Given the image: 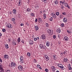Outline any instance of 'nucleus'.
I'll list each match as a JSON object with an SVG mask.
<instances>
[{
  "mask_svg": "<svg viewBox=\"0 0 72 72\" xmlns=\"http://www.w3.org/2000/svg\"><path fill=\"white\" fill-rule=\"evenodd\" d=\"M0 62L1 63H2V60L0 58Z\"/></svg>",
  "mask_w": 72,
  "mask_h": 72,
  "instance_id": "13d9d810",
  "label": "nucleus"
},
{
  "mask_svg": "<svg viewBox=\"0 0 72 72\" xmlns=\"http://www.w3.org/2000/svg\"><path fill=\"white\" fill-rule=\"evenodd\" d=\"M62 5H63L61 3H60L59 6H61Z\"/></svg>",
  "mask_w": 72,
  "mask_h": 72,
  "instance_id": "69168bd1",
  "label": "nucleus"
},
{
  "mask_svg": "<svg viewBox=\"0 0 72 72\" xmlns=\"http://www.w3.org/2000/svg\"><path fill=\"white\" fill-rule=\"evenodd\" d=\"M63 60L65 62H68V60L67 58H64L63 59Z\"/></svg>",
  "mask_w": 72,
  "mask_h": 72,
  "instance_id": "b1692460",
  "label": "nucleus"
},
{
  "mask_svg": "<svg viewBox=\"0 0 72 72\" xmlns=\"http://www.w3.org/2000/svg\"><path fill=\"white\" fill-rule=\"evenodd\" d=\"M47 31L49 34L52 33V31L51 29H48L47 30Z\"/></svg>",
  "mask_w": 72,
  "mask_h": 72,
  "instance_id": "6e6552de",
  "label": "nucleus"
},
{
  "mask_svg": "<svg viewBox=\"0 0 72 72\" xmlns=\"http://www.w3.org/2000/svg\"><path fill=\"white\" fill-rule=\"evenodd\" d=\"M58 1L57 0L55 1V4H58Z\"/></svg>",
  "mask_w": 72,
  "mask_h": 72,
  "instance_id": "473e14b6",
  "label": "nucleus"
},
{
  "mask_svg": "<svg viewBox=\"0 0 72 72\" xmlns=\"http://www.w3.org/2000/svg\"><path fill=\"white\" fill-rule=\"evenodd\" d=\"M51 15L52 17L54 19H55L56 18V16L55 14L54 13H52L51 14Z\"/></svg>",
  "mask_w": 72,
  "mask_h": 72,
  "instance_id": "39448f33",
  "label": "nucleus"
},
{
  "mask_svg": "<svg viewBox=\"0 0 72 72\" xmlns=\"http://www.w3.org/2000/svg\"><path fill=\"white\" fill-rule=\"evenodd\" d=\"M17 64L14 62H11V63H10V66L12 68H14L17 66Z\"/></svg>",
  "mask_w": 72,
  "mask_h": 72,
  "instance_id": "f257e3e1",
  "label": "nucleus"
},
{
  "mask_svg": "<svg viewBox=\"0 0 72 72\" xmlns=\"http://www.w3.org/2000/svg\"><path fill=\"white\" fill-rule=\"evenodd\" d=\"M62 14L63 15H66V12H62Z\"/></svg>",
  "mask_w": 72,
  "mask_h": 72,
  "instance_id": "a19ab883",
  "label": "nucleus"
},
{
  "mask_svg": "<svg viewBox=\"0 0 72 72\" xmlns=\"http://www.w3.org/2000/svg\"><path fill=\"white\" fill-rule=\"evenodd\" d=\"M21 42L22 43V44H24V40L22 39L21 40Z\"/></svg>",
  "mask_w": 72,
  "mask_h": 72,
  "instance_id": "a18cd8bd",
  "label": "nucleus"
},
{
  "mask_svg": "<svg viewBox=\"0 0 72 72\" xmlns=\"http://www.w3.org/2000/svg\"><path fill=\"white\" fill-rule=\"evenodd\" d=\"M20 62L21 63L23 62L24 57L22 56H20Z\"/></svg>",
  "mask_w": 72,
  "mask_h": 72,
  "instance_id": "20e7f679",
  "label": "nucleus"
},
{
  "mask_svg": "<svg viewBox=\"0 0 72 72\" xmlns=\"http://www.w3.org/2000/svg\"><path fill=\"white\" fill-rule=\"evenodd\" d=\"M31 11V8H27L26 9V11L28 12H30Z\"/></svg>",
  "mask_w": 72,
  "mask_h": 72,
  "instance_id": "bb28decb",
  "label": "nucleus"
},
{
  "mask_svg": "<svg viewBox=\"0 0 72 72\" xmlns=\"http://www.w3.org/2000/svg\"><path fill=\"white\" fill-rule=\"evenodd\" d=\"M5 46V48L6 49H8L9 48V46L8 44H5L4 45Z\"/></svg>",
  "mask_w": 72,
  "mask_h": 72,
  "instance_id": "a878e982",
  "label": "nucleus"
},
{
  "mask_svg": "<svg viewBox=\"0 0 72 72\" xmlns=\"http://www.w3.org/2000/svg\"><path fill=\"white\" fill-rule=\"evenodd\" d=\"M44 45V44H40L39 47L41 49H42Z\"/></svg>",
  "mask_w": 72,
  "mask_h": 72,
  "instance_id": "6ab92c4d",
  "label": "nucleus"
},
{
  "mask_svg": "<svg viewBox=\"0 0 72 72\" xmlns=\"http://www.w3.org/2000/svg\"><path fill=\"white\" fill-rule=\"evenodd\" d=\"M6 26L9 28H12V25L10 24H8L6 25Z\"/></svg>",
  "mask_w": 72,
  "mask_h": 72,
  "instance_id": "0eeeda50",
  "label": "nucleus"
},
{
  "mask_svg": "<svg viewBox=\"0 0 72 72\" xmlns=\"http://www.w3.org/2000/svg\"><path fill=\"white\" fill-rule=\"evenodd\" d=\"M37 67H39H39H40V65H39L37 64Z\"/></svg>",
  "mask_w": 72,
  "mask_h": 72,
  "instance_id": "e2e57ef3",
  "label": "nucleus"
},
{
  "mask_svg": "<svg viewBox=\"0 0 72 72\" xmlns=\"http://www.w3.org/2000/svg\"><path fill=\"white\" fill-rule=\"evenodd\" d=\"M29 43L30 44L32 45L33 44V41L32 40H30L29 42Z\"/></svg>",
  "mask_w": 72,
  "mask_h": 72,
  "instance_id": "dca6fc26",
  "label": "nucleus"
},
{
  "mask_svg": "<svg viewBox=\"0 0 72 72\" xmlns=\"http://www.w3.org/2000/svg\"><path fill=\"white\" fill-rule=\"evenodd\" d=\"M58 66L60 68L62 69L63 70L65 69L64 67L63 66V65L62 64H58Z\"/></svg>",
  "mask_w": 72,
  "mask_h": 72,
  "instance_id": "f03ea898",
  "label": "nucleus"
},
{
  "mask_svg": "<svg viewBox=\"0 0 72 72\" xmlns=\"http://www.w3.org/2000/svg\"><path fill=\"white\" fill-rule=\"evenodd\" d=\"M37 39L36 38H35L34 39V40L35 41H36L37 40Z\"/></svg>",
  "mask_w": 72,
  "mask_h": 72,
  "instance_id": "6e6d98bb",
  "label": "nucleus"
},
{
  "mask_svg": "<svg viewBox=\"0 0 72 72\" xmlns=\"http://www.w3.org/2000/svg\"><path fill=\"white\" fill-rule=\"evenodd\" d=\"M16 10L15 9H14L13 11V13L14 14H15L16 13Z\"/></svg>",
  "mask_w": 72,
  "mask_h": 72,
  "instance_id": "412c9836",
  "label": "nucleus"
},
{
  "mask_svg": "<svg viewBox=\"0 0 72 72\" xmlns=\"http://www.w3.org/2000/svg\"><path fill=\"white\" fill-rule=\"evenodd\" d=\"M63 22L64 23H66L67 22V19L66 18H63Z\"/></svg>",
  "mask_w": 72,
  "mask_h": 72,
  "instance_id": "9d476101",
  "label": "nucleus"
},
{
  "mask_svg": "<svg viewBox=\"0 0 72 72\" xmlns=\"http://www.w3.org/2000/svg\"><path fill=\"white\" fill-rule=\"evenodd\" d=\"M69 39V38L67 37H65L64 38V40L66 41L68 40Z\"/></svg>",
  "mask_w": 72,
  "mask_h": 72,
  "instance_id": "1a4fd4ad",
  "label": "nucleus"
},
{
  "mask_svg": "<svg viewBox=\"0 0 72 72\" xmlns=\"http://www.w3.org/2000/svg\"><path fill=\"white\" fill-rule=\"evenodd\" d=\"M46 45L48 47H49L50 45V42H46Z\"/></svg>",
  "mask_w": 72,
  "mask_h": 72,
  "instance_id": "f3484780",
  "label": "nucleus"
},
{
  "mask_svg": "<svg viewBox=\"0 0 72 72\" xmlns=\"http://www.w3.org/2000/svg\"><path fill=\"white\" fill-rule=\"evenodd\" d=\"M39 68L40 70H42V68L41 67H39Z\"/></svg>",
  "mask_w": 72,
  "mask_h": 72,
  "instance_id": "774afa93",
  "label": "nucleus"
},
{
  "mask_svg": "<svg viewBox=\"0 0 72 72\" xmlns=\"http://www.w3.org/2000/svg\"><path fill=\"white\" fill-rule=\"evenodd\" d=\"M2 31L3 32H5L6 31L5 29H2Z\"/></svg>",
  "mask_w": 72,
  "mask_h": 72,
  "instance_id": "de8ad7c7",
  "label": "nucleus"
},
{
  "mask_svg": "<svg viewBox=\"0 0 72 72\" xmlns=\"http://www.w3.org/2000/svg\"><path fill=\"white\" fill-rule=\"evenodd\" d=\"M47 0H42V2H45V1H47Z\"/></svg>",
  "mask_w": 72,
  "mask_h": 72,
  "instance_id": "4d7b16f0",
  "label": "nucleus"
},
{
  "mask_svg": "<svg viewBox=\"0 0 72 72\" xmlns=\"http://www.w3.org/2000/svg\"><path fill=\"white\" fill-rule=\"evenodd\" d=\"M55 14L57 15L58 16L59 14V13L58 12H57Z\"/></svg>",
  "mask_w": 72,
  "mask_h": 72,
  "instance_id": "e433bc0d",
  "label": "nucleus"
},
{
  "mask_svg": "<svg viewBox=\"0 0 72 72\" xmlns=\"http://www.w3.org/2000/svg\"><path fill=\"white\" fill-rule=\"evenodd\" d=\"M67 51H65L63 52V54H64L65 55H66L67 53Z\"/></svg>",
  "mask_w": 72,
  "mask_h": 72,
  "instance_id": "7c9ffc66",
  "label": "nucleus"
},
{
  "mask_svg": "<svg viewBox=\"0 0 72 72\" xmlns=\"http://www.w3.org/2000/svg\"><path fill=\"white\" fill-rule=\"evenodd\" d=\"M53 20V18H52V17H51L50 19V21H52Z\"/></svg>",
  "mask_w": 72,
  "mask_h": 72,
  "instance_id": "c9c22d12",
  "label": "nucleus"
},
{
  "mask_svg": "<svg viewBox=\"0 0 72 72\" xmlns=\"http://www.w3.org/2000/svg\"><path fill=\"white\" fill-rule=\"evenodd\" d=\"M4 58L5 59H9V56L8 55L6 54L4 55Z\"/></svg>",
  "mask_w": 72,
  "mask_h": 72,
  "instance_id": "ddd939ff",
  "label": "nucleus"
},
{
  "mask_svg": "<svg viewBox=\"0 0 72 72\" xmlns=\"http://www.w3.org/2000/svg\"><path fill=\"white\" fill-rule=\"evenodd\" d=\"M53 39H55L56 38V35H53Z\"/></svg>",
  "mask_w": 72,
  "mask_h": 72,
  "instance_id": "8fccbe9b",
  "label": "nucleus"
},
{
  "mask_svg": "<svg viewBox=\"0 0 72 72\" xmlns=\"http://www.w3.org/2000/svg\"><path fill=\"white\" fill-rule=\"evenodd\" d=\"M37 22V19H36L35 20V22L36 23Z\"/></svg>",
  "mask_w": 72,
  "mask_h": 72,
  "instance_id": "052dcab7",
  "label": "nucleus"
},
{
  "mask_svg": "<svg viewBox=\"0 0 72 72\" xmlns=\"http://www.w3.org/2000/svg\"><path fill=\"white\" fill-rule=\"evenodd\" d=\"M17 42L18 43H19L20 42H21V38H19L17 40Z\"/></svg>",
  "mask_w": 72,
  "mask_h": 72,
  "instance_id": "cd10ccee",
  "label": "nucleus"
},
{
  "mask_svg": "<svg viewBox=\"0 0 72 72\" xmlns=\"http://www.w3.org/2000/svg\"><path fill=\"white\" fill-rule=\"evenodd\" d=\"M40 38L42 40H45L46 38V36L45 34H42L41 37H40Z\"/></svg>",
  "mask_w": 72,
  "mask_h": 72,
  "instance_id": "7ed1b4c3",
  "label": "nucleus"
},
{
  "mask_svg": "<svg viewBox=\"0 0 72 72\" xmlns=\"http://www.w3.org/2000/svg\"><path fill=\"white\" fill-rule=\"evenodd\" d=\"M18 69L19 70H20V71H22L23 70V68L22 66L20 65L18 66Z\"/></svg>",
  "mask_w": 72,
  "mask_h": 72,
  "instance_id": "423d86ee",
  "label": "nucleus"
},
{
  "mask_svg": "<svg viewBox=\"0 0 72 72\" xmlns=\"http://www.w3.org/2000/svg\"><path fill=\"white\" fill-rule=\"evenodd\" d=\"M38 22H39L40 23H42V20L40 18H38Z\"/></svg>",
  "mask_w": 72,
  "mask_h": 72,
  "instance_id": "9b49d317",
  "label": "nucleus"
},
{
  "mask_svg": "<svg viewBox=\"0 0 72 72\" xmlns=\"http://www.w3.org/2000/svg\"><path fill=\"white\" fill-rule=\"evenodd\" d=\"M68 68H69V70H71V69L72 68L71 67V66L70 64H69L68 66Z\"/></svg>",
  "mask_w": 72,
  "mask_h": 72,
  "instance_id": "aec40b11",
  "label": "nucleus"
},
{
  "mask_svg": "<svg viewBox=\"0 0 72 72\" xmlns=\"http://www.w3.org/2000/svg\"><path fill=\"white\" fill-rule=\"evenodd\" d=\"M1 71H0V72H4V70H0Z\"/></svg>",
  "mask_w": 72,
  "mask_h": 72,
  "instance_id": "338daca9",
  "label": "nucleus"
},
{
  "mask_svg": "<svg viewBox=\"0 0 72 72\" xmlns=\"http://www.w3.org/2000/svg\"><path fill=\"white\" fill-rule=\"evenodd\" d=\"M53 59L55 60H56L57 59V56L56 55H53Z\"/></svg>",
  "mask_w": 72,
  "mask_h": 72,
  "instance_id": "393cba45",
  "label": "nucleus"
},
{
  "mask_svg": "<svg viewBox=\"0 0 72 72\" xmlns=\"http://www.w3.org/2000/svg\"><path fill=\"white\" fill-rule=\"evenodd\" d=\"M5 72H11V71L10 70L8 69L5 71Z\"/></svg>",
  "mask_w": 72,
  "mask_h": 72,
  "instance_id": "ea45409f",
  "label": "nucleus"
},
{
  "mask_svg": "<svg viewBox=\"0 0 72 72\" xmlns=\"http://www.w3.org/2000/svg\"><path fill=\"white\" fill-rule=\"evenodd\" d=\"M11 20L12 21H14L15 20V19L14 18H12Z\"/></svg>",
  "mask_w": 72,
  "mask_h": 72,
  "instance_id": "58836bf2",
  "label": "nucleus"
},
{
  "mask_svg": "<svg viewBox=\"0 0 72 72\" xmlns=\"http://www.w3.org/2000/svg\"><path fill=\"white\" fill-rule=\"evenodd\" d=\"M13 44H14V45H16V43L14 42H13Z\"/></svg>",
  "mask_w": 72,
  "mask_h": 72,
  "instance_id": "bf43d9fd",
  "label": "nucleus"
},
{
  "mask_svg": "<svg viewBox=\"0 0 72 72\" xmlns=\"http://www.w3.org/2000/svg\"><path fill=\"white\" fill-rule=\"evenodd\" d=\"M45 71L46 72H48V69H45Z\"/></svg>",
  "mask_w": 72,
  "mask_h": 72,
  "instance_id": "49530a36",
  "label": "nucleus"
},
{
  "mask_svg": "<svg viewBox=\"0 0 72 72\" xmlns=\"http://www.w3.org/2000/svg\"><path fill=\"white\" fill-rule=\"evenodd\" d=\"M46 26L47 27H49V24H48L47 23H46Z\"/></svg>",
  "mask_w": 72,
  "mask_h": 72,
  "instance_id": "72a5a7b5",
  "label": "nucleus"
},
{
  "mask_svg": "<svg viewBox=\"0 0 72 72\" xmlns=\"http://www.w3.org/2000/svg\"><path fill=\"white\" fill-rule=\"evenodd\" d=\"M61 27H63L64 26V24L63 23L61 24Z\"/></svg>",
  "mask_w": 72,
  "mask_h": 72,
  "instance_id": "3c124183",
  "label": "nucleus"
},
{
  "mask_svg": "<svg viewBox=\"0 0 72 72\" xmlns=\"http://www.w3.org/2000/svg\"><path fill=\"white\" fill-rule=\"evenodd\" d=\"M39 13L40 14H42V11H40V12H39Z\"/></svg>",
  "mask_w": 72,
  "mask_h": 72,
  "instance_id": "680f3d73",
  "label": "nucleus"
},
{
  "mask_svg": "<svg viewBox=\"0 0 72 72\" xmlns=\"http://www.w3.org/2000/svg\"><path fill=\"white\" fill-rule=\"evenodd\" d=\"M43 15H44V19H46V14H44Z\"/></svg>",
  "mask_w": 72,
  "mask_h": 72,
  "instance_id": "4c0bfd02",
  "label": "nucleus"
},
{
  "mask_svg": "<svg viewBox=\"0 0 72 72\" xmlns=\"http://www.w3.org/2000/svg\"><path fill=\"white\" fill-rule=\"evenodd\" d=\"M27 55L28 56V57H30V53H29V52H28L27 53Z\"/></svg>",
  "mask_w": 72,
  "mask_h": 72,
  "instance_id": "c756f323",
  "label": "nucleus"
},
{
  "mask_svg": "<svg viewBox=\"0 0 72 72\" xmlns=\"http://www.w3.org/2000/svg\"><path fill=\"white\" fill-rule=\"evenodd\" d=\"M67 32L68 33L70 34L71 33V32L69 31V30H67Z\"/></svg>",
  "mask_w": 72,
  "mask_h": 72,
  "instance_id": "864d4df0",
  "label": "nucleus"
},
{
  "mask_svg": "<svg viewBox=\"0 0 72 72\" xmlns=\"http://www.w3.org/2000/svg\"><path fill=\"white\" fill-rule=\"evenodd\" d=\"M60 8H61V9H64V6H63V5H62L61 6H60Z\"/></svg>",
  "mask_w": 72,
  "mask_h": 72,
  "instance_id": "2f4dec72",
  "label": "nucleus"
},
{
  "mask_svg": "<svg viewBox=\"0 0 72 72\" xmlns=\"http://www.w3.org/2000/svg\"><path fill=\"white\" fill-rule=\"evenodd\" d=\"M65 3H66V2H62L61 1H60V3H62V4H65Z\"/></svg>",
  "mask_w": 72,
  "mask_h": 72,
  "instance_id": "c85d7f7f",
  "label": "nucleus"
},
{
  "mask_svg": "<svg viewBox=\"0 0 72 72\" xmlns=\"http://www.w3.org/2000/svg\"><path fill=\"white\" fill-rule=\"evenodd\" d=\"M51 68L52 69L53 71H55L56 69V68H55L54 66H52L51 67Z\"/></svg>",
  "mask_w": 72,
  "mask_h": 72,
  "instance_id": "2eb2a0df",
  "label": "nucleus"
},
{
  "mask_svg": "<svg viewBox=\"0 0 72 72\" xmlns=\"http://www.w3.org/2000/svg\"><path fill=\"white\" fill-rule=\"evenodd\" d=\"M33 62H35V63H37V60H36L34 59V60L33 61Z\"/></svg>",
  "mask_w": 72,
  "mask_h": 72,
  "instance_id": "79ce46f5",
  "label": "nucleus"
},
{
  "mask_svg": "<svg viewBox=\"0 0 72 72\" xmlns=\"http://www.w3.org/2000/svg\"><path fill=\"white\" fill-rule=\"evenodd\" d=\"M21 2H22V1L21 0H20L19 1V5L21 4Z\"/></svg>",
  "mask_w": 72,
  "mask_h": 72,
  "instance_id": "f704fd0d",
  "label": "nucleus"
},
{
  "mask_svg": "<svg viewBox=\"0 0 72 72\" xmlns=\"http://www.w3.org/2000/svg\"><path fill=\"white\" fill-rule=\"evenodd\" d=\"M45 57H46V61H48L49 60V58L48 57L47 55H45Z\"/></svg>",
  "mask_w": 72,
  "mask_h": 72,
  "instance_id": "f8f14e48",
  "label": "nucleus"
},
{
  "mask_svg": "<svg viewBox=\"0 0 72 72\" xmlns=\"http://www.w3.org/2000/svg\"><path fill=\"white\" fill-rule=\"evenodd\" d=\"M8 42H10L11 40V39L10 38H9L8 39Z\"/></svg>",
  "mask_w": 72,
  "mask_h": 72,
  "instance_id": "603ef678",
  "label": "nucleus"
},
{
  "mask_svg": "<svg viewBox=\"0 0 72 72\" xmlns=\"http://www.w3.org/2000/svg\"><path fill=\"white\" fill-rule=\"evenodd\" d=\"M56 32L57 33H60L61 32V30L60 29H58L56 30Z\"/></svg>",
  "mask_w": 72,
  "mask_h": 72,
  "instance_id": "4468645a",
  "label": "nucleus"
},
{
  "mask_svg": "<svg viewBox=\"0 0 72 72\" xmlns=\"http://www.w3.org/2000/svg\"><path fill=\"white\" fill-rule=\"evenodd\" d=\"M37 40H39V37H37L36 38Z\"/></svg>",
  "mask_w": 72,
  "mask_h": 72,
  "instance_id": "0e129e2a",
  "label": "nucleus"
},
{
  "mask_svg": "<svg viewBox=\"0 0 72 72\" xmlns=\"http://www.w3.org/2000/svg\"><path fill=\"white\" fill-rule=\"evenodd\" d=\"M47 47L45 45V44H44L43 46L42 49H43L44 50H46L47 49Z\"/></svg>",
  "mask_w": 72,
  "mask_h": 72,
  "instance_id": "5701e85b",
  "label": "nucleus"
},
{
  "mask_svg": "<svg viewBox=\"0 0 72 72\" xmlns=\"http://www.w3.org/2000/svg\"><path fill=\"white\" fill-rule=\"evenodd\" d=\"M20 25H21V26H23L24 25V24H22V23H21V24H20Z\"/></svg>",
  "mask_w": 72,
  "mask_h": 72,
  "instance_id": "5fc2aeb1",
  "label": "nucleus"
},
{
  "mask_svg": "<svg viewBox=\"0 0 72 72\" xmlns=\"http://www.w3.org/2000/svg\"><path fill=\"white\" fill-rule=\"evenodd\" d=\"M60 18H61L62 17H64V16L63 15H60Z\"/></svg>",
  "mask_w": 72,
  "mask_h": 72,
  "instance_id": "c03bdc74",
  "label": "nucleus"
},
{
  "mask_svg": "<svg viewBox=\"0 0 72 72\" xmlns=\"http://www.w3.org/2000/svg\"><path fill=\"white\" fill-rule=\"evenodd\" d=\"M35 29L36 30V31H37L38 30H39V27L38 26H36L35 27Z\"/></svg>",
  "mask_w": 72,
  "mask_h": 72,
  "instance_id": "a211bd4d",
  "label": "nucleus"
},
{
  "mask_svg": "<svg viewBox=\"0 0 72 72\" xmlns=\"http://www.w3.org/2000/svg\"><path fill=\"white\" fill-rule=\"evenodd\" d=\"M2 66L1 64L0 63V70H3Z\"/></svg>",
  "mask_w": 72,
  "mask_h": 72,
  "instance_id": "4be33fe9",
  "label": "nucleus"
},
{
  "mask_svg": "<svg viewBox=\"0 0 72 72\" xmlns=\"http://www.w3.org/2000/svg\"><path fill=\"white\" fill-rule=\"evenodd\" d=\"M66 5H67V6H66L67 7V8H68L69 9L70 8L69 6L68 5V4H67Z\"/></svg>",
  "mask_w": 72,
  "mask_h": 72,
  "instance_id": "09e8293b",
  "label": "nucleus"
},
{
  "mask_svg": "<svg viewBox=\"0 0 72 72\" xmlns=\"http://www.w3.org/2000/svg\"><path fill=\"white\" fill-rule=\"evenodd\" d=\"M34 15V14L33 13H31V16L32 17H33Z\"/></svg>",
  "mask_w": 72,
  "mask_h": 72,
  "instance_id": "37998d69",
  "label": "nucleus"
}]
</instances>
